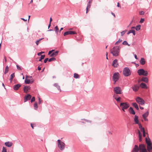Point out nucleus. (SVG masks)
Segmentation results:
<instances>
[{"instance_id":"ea45409f","label":"nucleus","mask_w":152,"mask_h":152,"mask_svg":"<svg viewBox=\"0 0 152 152\" xmlns=\"http://www.w3.org/2000/svg\"><path fill=\"white\" fill-rule=\"evenodd\" d=\"M127 31V30L126 29V30H124V31H121V36H124V35L125 34V33Z\"/></svg>"},{"instance_id":"c9c22d12","label":"nucleus","mask_w":152,"mask_h":152,"mask_svg":"<svg viewBox=\"0 0 152 152\" xmlns=\"http://www.w3.org/2000/svg\"><path fill=\"white\" fill-rule=\"evenodd\" d=\"M43 39H44V38H41L36 40L35 42V43L37 45L40 43L41 40Z\"/></svg>"},{"instance_id":"6e6552de","label":"nucleus","mask_w":152,"mask_h":152,"mask_svg":"<svg viewBox=\"0 0 152 152\" xmlns=\"http://www.w3.org/2000/svg\"><path fill=\"white\" fill-rule=\"evenodd\" d=\"M136 101L138 104H144L145 103L143 99L140 97H137L136 99Z\"/></svg>"},{"instance_id":"338daca9","label":"nucleus","mask_w":152,"mask_h":152,"mask_svg":"<svg viewBox=\"0 0 152 152\" xmlns=\"http://www.w3.org/2000/svg\"><path fill=\"white\" fill-rule=\"evenodd\" d=\"M143 136V137H145L146 133L145 131L142 132Z\"/></svg>"},{"instance_id":"7c9ffc66","label":"nucleus","mask_w":152,"mask_h":152,"mask_svg":"<svg viewBox=\"0 0 152 152\" xmlns=\"http://www.w3.org/2000/svg\"><path fill=\"white\" fill-rule=\"evenodd\" d=\"M9 71V67L8 66V65H7L5 69V71L4 72V74H6L7 73H8V72Z\"/></svg>"},{"instance_id":"2eb2a0df","label":"nucleus","mask_w":152,"mask_h":152,"mask_svg":"<svg viewBox=\"0 0 152 152\" xmlns=\"http://www.w3.org/2000/svg\"><path fill=\"white\" fill-rule=\"evenodd\" d=\"M139 151V147L137 145H135L131 152H138Z\"/></svg>"},{"instance_id":"9d476101","label":"nucleus","mask_w":152,"mask_h":152,"mask_svg":"<svg viewBox=\"0 0 152 152\" xmlns=\"http://www.w3.org/2000/svg\"><path fill=\"white\" fill-rule=\"evenodd\" d=\"M112 66L114 68H117L119 66V64L118 62V60L116 59H114L112 63Z\"/></svg>"},{"instance_id":"2f4dec72","label":"nucleus","mask_w":152,"mask_h":152,"mask_svg":"<svg viewBox=\"0 0 152 152\" xmlns=\"http://www.w3.org/2000/svg\"><path fill=\"white\" fill-rule=\"evenodd\" d=\"M45 57V55H41V56L39 58V59L38 61H39L42 62V60Z\"/></svg>"},{"instance_id":"393cba45","label":"nucleus","mask_w":152,"mask_h":152,"mask_svg":"<svg viewBox=\"0 0 152 152\" xmlns=\"http://www.w3.org/2000/svg\"><path fill=\"white\" fill-rule=\"evenodd\" d=\"M129 111L130 113L131 114L133 115H134L135 114V112L133 108L132 107H130L129 108Z\"/></svg>"},{"instance_id":"bb28decb","label":"nucleus","mask_w":152,"mask_h":152,"mask_svg":"<svg viewBox=\"0 0 152 152\" xmlns=\"http://www.w3.org/2000/svg\"><path fill=\"white\" fill-rule=\"evenodd\" d=\"M81 120L82 121H81V123L84 124L86 123V122H89L90 123L91 122V121H90L85 119H82Z\"/></svg>"},{"instance_id":"0e129e2a","label":"nucleus","mask_w":152,"mask_h":152,"mask_svg":"<svg viewBox=\"0 0 152 152\" xmlns=\"http://www.w3.org/2000/svg\"><path fill=\"white\" fill-rule=\"evenodd\" d=\"M90 8H87L86 7V13H87L90 10Z\"/></svg>"},{"instance_id":"3c124183","label":"nucleus","mask_w":152,"mask_h":152,"mask_svg":"<svg viewBox=\"0 0 152 152\" xmlns=\"http://www.w3.org/2000/svg\"><path fill=\"white\" fill-rule=\"evenodd\" d=\"M133 29H131L129 30L127 33V35H129L130 33H132Z\"/></svg>"},{"instance_id":"b1692460","label":"nucleus","mask_w":152,"mask_h":152,"mask_svg":"<svg viewBox=\"0 0 152 152\" xmlns=\"http://www.w3.org/2000/svg\"><path fill=\"white\" fill-rule=\"evenodd\" d=\"M138 116H137L136 115H135L134 116V121L135 122V123L136 124H138L139 123V121H138Z\"/></svg>"},{"instance_id":"6ab92c4d","label":"nucleus","mask_w":152,"mask_h":152,"mask_svg":"<svg viewBox=\"0 0 152 152\" xmlns=\"http://www.w3.org/2000/svg\"><path fill=\"white\" fill-rule=\"evenodd\" d=\"M5 145L8 147H11L13 145V143L12 142L9 141L6 142L4 143Z\"/></svg>"},{"instance_id":"a211bd4d","label":"nucleus","mask_w":152,"mask_h":152,"mask_svg":"<svg viewBox=\"0 0 152 152\" xmlns=\"http://www.w3.org/2000/svg\"><path fill=\"white\" fill-rule=\"evenodd\" d=\"M146 61L145 58L143 57H142L140 58V64L143 65L145 64Z\"/></svg>"},{"instance_id":"603ef678","label":"nucleus","mask_w":152,"mask_h":152,"mask_svg":"<svg viewBox=\"0 0 152 152\" xmlns=\"http://www.w3.org/2000/svg\"><path fill=\"white\" fill-rule=\"evenodd\" d=\"M49 61V58H46L44 60V63H46V62H47V61Z\"/></svg>"},{"instance_id":"f704fd0d","label":"nucleus","mask_w":152,"mask_h":152,"mask_svg":"<svg viewBox=\"0 0 152 152\" xmlns=\"http://www.w3.org/2000/svg\"><path fill=\"white\" fill-rule=\"evenodd\" d=\"M122 44L124 45H128L129 46L130 45V44H129L127 42V41L126 40L124 41L123 42Z\"/></svg>"},{"instance_id":"20e7f679","label":"nucleus","mask_w":152,"mask_h":152,"mask_svg":"<svg viewBox=\"0 0 152 152\" xmlns=\"http://www.w3.org/2000/svg\"><path fill=\"white\" fill-rule=\"evenodd\" d=\"M57 146L60 150L63 151L65 148V144L60 140L58 139L57 140Z\"/></svg>"},{"instance_id":"412c9836","label":"nucleus","mask_w":152,"mask_h":152,"mask_svg":"<svg viewBox=\"0 0 152 152\" xmlns=\"http://www.w3.org/2000/svg\"><path fill=\"white\" fill-rule=\"evenodd\" d=\"M15 73L14 72L13 73L10 75L9 80L10 81V83H11L13 79L15 77Z\"/></svg>"},{"instance_id":"4d7b16f0","label":"nucleus","mask_w":152,"mask_h":152,"mask_svg":"<svg viewBox=\"0 0 152 152\" xmlns=\"http://www.w3.org/2000/svg\"><path fill=\"white\" fill-rule=\"evenodd\" d=\"M38 107V105H34V109L37 110Z\"/></svg>"},{"instance_id":"f257e3e1","label":"nucleus","mask_w":152,"mask_h":152,"mask_svg":"<svg viewBox=\"0 0 152 152\" xmlns=\"http://www.w3.org/2000/svg\"><path fill=\"white\" fill-rule=\"evenodd\" d=\"M120 49L121 47L119 46H115L113 48V50H111V53L114 56H118L119 55Z\"/></svg>"},{"instance_id":"aec40b11","label":"nucleus","mask_w":152,"mask_h":152,"mask_svg":"<svg viewBox=\"0 0 152 152\" xmlns=\"http://www.w3.org/2000/svg\"><path fill=\"white\" fill-rule=\"evenodd\" d=\"M139 86L142 88H145V89H148V87L146 84L143 83H141L140 84Z\"/></svg>"},{"instance_id":"864d4df0","label":"nucleus","mask_w":152,"mask_h":152,"mask_svg":"<svg viewBox=\"0 0 152 152\" xmlns=\"http://www.w3.org/2000/svg\"><path fill=\"white\" fill-rule=\"evenodd\" d=\"M121 99V98L120 96H118V97H117V99L116 100V101L117 102H119L120 101V99Z\"/></svg>"},{"instance_id":"1a4fd4ad","label":"nucleus","mask_w":152,"mask_h":152,"mask_svg":"<svg viewBox=\"0 0 152 152\" xmlns=\"http://www.w3.org/2000/svg\"><path fill=\"white\" fill-rule=\"evenodd\" d=\"M120 78V74L118 72H115L113 74L112 80H118Z\"/></svg>"},{"instance_id":"a19ab883","label":"nucleus","mask_w":152,"mask_h":152,"mask_svg":"<svg viewBox=\"0 0 152 152\" xmlns=\"http://www.w3.org/2000/svg\"><path fill=\"white\" fill-rule=\"evenodd\" d=\"M92 3V2L91 1H88V4L87 5V8H90L91 7V3Z\"/></svg>"},{"instance_id":"58836bf2","label":"nucleus","mask_w":152,"mask_h":152,"mask_svg":"<svg viewBox=\"0 0 152 152\" xmlns=\"http://www.w3.org/2000/svg\"><path fill=\"white\" fill-rule=\"evenodd\" d=\"M122 41V39H119L118 40L116 41L115 43V45H118L119 43H120Z\"/></svg>"},{"instance_id":"774afa93","label":"nucleus","mask_w":152,"mask_h":152,"mask_svg":"<svg viewBox=\"0 0 152 152\" xmlns=\"http://www.w3.org/2000/svg\"><path fill=\"white\" fill-rule=\"evenodd\" d=\"M117 7H118L121 8V5L118 2L117 3Z\"/></svg>"},{"instance_id":"49530a36","label":"nucleus","mask_w":152,"mask_h":152,"mask_svg":"<svg viewBox=\"0 0 152 152\" xmlns=\"http://www.w3.org/2000/svg\"><path fill=\"white\" fill-rule=\"evenodd\" d=\"M30 102L31 103H32L33 102H34L35 100V97L33 96L32 98H31V99Z\"/></svg>"},{"instance_id":"09e8293b","label":"nucleus","mask_w":152,"mask_h":152,"mask_svg":"<svg viewBox=\"0 0 152 152\" xmlns=\"http://www.w3.org/2000/svg\"><path fill=\"white\" fill-rule=\"evenodd\" d=\"M145 12L143 11H141L139 12V14L141 15H143L144 14Z\"/></svg>"},{"instance_id":"4be33fe9","label":"nucleus","mask_w":152,"mask_h":152,"mask_svg":"<svg viewBox=\"0 0 152 152\" xmlns=\"http://www.w3.org/2000/svg\"><path fill=\"white\" fill-rule=\"evenodd\" d=\"M146 149L148 152H152V145L147 146Z\"/></svg>"},{"instance_id":"69168bd1","label":"nucleus","mask_w":152,"mask_h":152,"mask_svg":"<svg viewBox=\"0 0 152 152\" xmlns=\"http://www.w3.org/2000/svg\"><path fill=\"white\" fill-rule=\"evenodd\" d=\"M140 131L142 132H143L145 131V129L144 127H142V128L140 129Z\"/></svg>"},{"instance_id":"72a5a7b5","label":"nucleus","mask_w":152,"mask_h":152,"mask_svg":"<svg viewBox=\"0 0 152 152\" xmlns=\"http://www.w3.org/2000/svg\"><path fill=\"white\" fill-rule=\"evenodd\" d=\"M74 77L75 79L79 78H80V75L78 74L75 73L74 74Z\"/></svg>"},{"instance_id":"f03ea898","label":"nucleus","mask_w":152,"mask_h":152,"mask_svg":"<svg viewBox=\"0 0 152 152\" xmlns=\"http://www.w3.org/2000/svg\"><path fill=\"white\" fill-rule=\"evenodd\" d=\"M137 73L140 76L143 75L145 76H147L148 75V72L146 70L143 68H141L137 71Z\"/></svg>"},{"instance_id":"39448f33","label":"nucleus","mask_w":152,"mask_h":152,"mask_svg":"<svg viewBox=\"0 0 152 152\" xmlns=\"http://www.w3.org/2000/svg\"><path fill=\"white\" fill-rule=\"evenodd\" d=\"M59 51L55 50L54 49L50 50L49 51L48 55L50 56V57H56L58 54Z\"/></svg>"},{"instance_id":"4c0bfd02","label":"nucleus","mask_w":152,"mask_h":152,"mask_svg":"<svg viewBox=\"0 0 152 152\" xmlns=\"http://www.w3.org/2000/svg\"><path fill=\"white\" fill-rule=\"evenodd\" d=\"M56 60V58L54 57H53L52 58H50L49 59V62L52 61H55Z\"/></svg>"},{"instance_id":"9b49d317","label":"nucleus","mask_w":152,"mask_h":152,"mask_svg":"<svg viewBox=\"0 0 152 152\" xmlns=\"http://www.w3.org/2000/svg\"><path fill=\"white\" fill-rule=\"evenodd\" d=\"M118 107L120 109L121 107H122V110L124 112H125V109H127L129 107V105H120V106H118L117 105Z\"/></svg>"},{"instance_id":"680f3d73","label":"nucleus","mask_w":152,"mask_h":152,"mask_svg":"<svg viewBox=\"0 0 152 152\" xmlns=\"http://www.w3.org/2000/svg\"><path fill=\"white\" fill-rule=\"evenodd\" d=\"M41 65L42 64H41L40 65H39L37 67V69L39 71H40L41 69V68L40 66H41Z\"/></svg>"},{"instance_id":"de8ad7c7","label":"nucleus","mask_w":152,"mask_h":152,"mask_svg":"<svg viewBox=\"0 0 152 152\" xmlns=\"http://www.w3.org/2000/svg\"><path fill=\"white\" fill-rule=\"evenodd\" d=\"M145 20V18H141L140 21L139 23H142Z\"/></svg>"},{"instance_id":"c03bdc74","label":"nucleus","mask_w":152,"mask_h":152,"mask_svg":"<svg viewBox=\"0 0 152 152\" xmlns=\"http://www.w3.org/2000/svg\"><path fill=\"white\" fill-rule=\"evenodd\" d=\"M54 31L55 32H56L57 31H59V29L57 26H56L54 28Z\"/></svg>"},{"instance_id":"f8f14e48","label":"nucleus","mask_w":152,"mask_h":152,"mask_svg":"<svg viewBox=\"0 0 152 152\" xmlns=\"http://www.w3.org/2000/svg\"><path fill=\"white\" fill-rule=\"evenodd\" d=\"M148 139L146 137L145 138V141L146 143L147 144V146L152 145V143L151 142V139H150L148 136Z\"/></svg>"},{"instance_id":"13d9d810","label":"nucleus","mask_w":152,"mask_h":152,"mask_svg":"<svg viewBox=\"0 0 152 152\" xmlns=\"http://www.w3.org/2000/svg\"><path fill=\"white\" fill-rule=\"evenodd\" d=\"M120 104H128L127 102H121L120 103Z\"/></svg>"},{"instance_id":"4468645a","label":"nucleus","mask_w":152,"mask_h":152,"mask_svg":"<svg viewBox=\"0 0 152 152\" xmlns=\"http://www.w3.org/2000/svg\"><path fill=\"white\" fill-rule=\"evenodd\" d=\"M31 98V96L30 94H28L24 98V102H25L29 100Z\"/></svg>"},{"instance_id":"423d86ee","label":"nucleus","mask_w":152,"mask_h":152,"mask_svg":"<svg viewBox=\"0 0 152 152\" xmlns=\"http://www.w3.org/2000/svg\"><path fill=\"white\" fill-rule=\"evenodd\" d=\"M139 148L140 152H148L144 144H140Z\"/></svg>"},{"instance_id":"a18cd8bd","label":"nucleus","mask_w":152,"mask_h":152,"mask_svg":"<svg viewBox=\"0 0 152 152\" xmlns=\"http://www.w3.org/2000/svg\"><path fill=\"white\" fill-rule=\"evenodd\" d=\"M69 35V31H65L64 34V36H66V35Z\"/></svg>"},{"instance_id":"79ce46f5","label":"nucleus","mask_w":152,"mask_h":152,"mask_svg":"<svg viewBox=\"0 0 152 152\" xmlns=\"http://www.w3.org/2000/svg\"><path fill=\"white\" fill-rule=\"evenodd\" d=\"M45 53V52L44 51H41L39 52L38 53H37V55L38 56H41V55H42L41 54H43V53Z\"/></svg>"},{"instance_id":"8fccbe9b","label":"nucleus","mask_w":152,"mask_h":152,"mask_svg":"<svg viewBox=\"0 0 152 152\" xmlns=\"http://www.w3.org/2000/svg\"><path fill=\"white\" fill-rule=\"evenodd\" d=\"M2 152H7V149L5 147H3Z\"/></svg>"},{"instance_id":"cd10ccee","label":"nucleus","mask_w":152,"mask_h":152,"mask_svg":"<svg viewBox=\"0 0 152 152\" xmlns=\"http://www.w3.org/2000/svg\"><path fill=\"white\" fill-rule=\"evenodd\" d=\"M139 137V141L140 142L142 141V135L141 133L140 132L139 130H138Z\"/></svg>"},{"instance_id":"c756f323","label":"nucleus","mask_w":152,"mask_h":152,"mask_svg":"<svg viewBox=\"0 0 152 152\" xmlns=\"http://www.w3.org/2000/svg\"><path fill=\"white\" fill-rule=\"evenodd\" d=\"M69 35L75 34H77V32L75 31L69 30Z\"/></svg>"},{"instance_id":"0eeeda50","label":"nucleus","mask_w":152,"mask_h":152,"mask_svg":"<svg viewBox=\"0 0 152 152\" xmlns=\"http://www.w3.org/2000/svg\"><path fill=\"white\" fill-rule=\"evenodd\" d=\"M114 91L116 94H121L123 92L121 91V88L119 86H116L114 88Z\"/></svg>"},{"instance_id":"e433bc0d","label":"nucleus","mask_w":152,"mask_h":152,"mask_svg":"<svg viewBox=\"0 0 152 152\" xmlns=\"http://www.w3.org/2000/svg\"><path fill=\"white\" fill-rule=\"evenodd\" d=\"M148 112L147 111L145 113L142 115V117L143 118H146L148 117Z\"/></svg>"},{"instance_id":"e2e57ef3","label":"nucleus","mask_w":152,"mask_h":152,"mask_svg":"<svg viewBox=\"0 0 152 152\" xmlns=\"http://www.w3.org/2000/svg\"><path fill=\"white\" fill-rule=\"evenodd\" d=\"M42 101L41 100L40 98H39V101L38 103L39 104L41 103V102Z\"/></svg>"},{"instance_id":"bf43d9fd","label":"nucleus","mask_w":152,"mask_h":152,"mask_svg":"<svg viewBox=\"0 0 152 152\" xmlns=\"http://www.w3.org/2000/svg\"><path fill=\"white\" fill-rule=\"evenodd\" d=\"M132 33L133 34V35L134 36H135V35L136 32H135V31L134 30V29L133 30V31H132Z\"/></svg>"},{"instance_id":"5701e85b","label":"nucleus","mask_w":152,"mask_h":152,"mask_svg":"<svg viewBox=\"0 0 152 152\" xmlns=\"http://www.w3.org/2000/svg\"><path fill=\"white\" fill-rule=\"evenodd\" d=\"M141 81L146 83H147L148 81V77H144L142 78Z\"/></svg>"},{"instance_id":"7ed1b4c3","label":"nucleus","mask_w":152,"mask_h":152,"mask_svg":"<svg viewBox=\"0 0 152 152\" xmlns=\"http://www.w3.org/2000/svg\"><path fill=\"white\" fill-rule=\"evenodd\" d=\"M123 74L125 77H128L130 76L131 72L129 68L128 67H125L123 69Z\"/></svg>"},{"instance_id":"c85d7f7f","label":"nucleus","mask_w":152,"mask_h":152,"mask_svg":"<svg viewBox=\"0 0 152 152\" xmlns=\"http://www.w3.org/2000/svg\"><path fill=\"white\" fill-rule=\"evenodd\" d=\"M24 83L26 84H31V80L28 79H25L24 80Z\"/></svg>"},{"instance_id":"5fc2aeb1","label":"nucleus","mask_w":152,"mask_h":152,"mask_svg":"<svg viewBox=\"0 0 152 152\" xmlns=\"http://www.w3.org/2000/svg\"><path fill=\"white\" fill-rule=\"evenodd\" d=\"M138 124V125L139 126V128H140V129L143 127L140 123H139V124Z\"/></svg>"},{"instance_id":"a878e982","label":"nucleus","mask_w":152,"mask_h":152,"mask_svg":"<svg viewBox=\"0 0 152 152\" xmlns=\"http://www.w3.org/2000/svg\"><path fill=\"white\" fill-rule=\"evenodd\" d=\"M54 86L57 88L58 90H59L60 92L61 91L60 88V87L58 85V83H55L54 84Z\"/></svg>"},{"instance_id":"052dcab7","label":"nucleus","mask_w":152,"mask_h":152,"mask_svg":"<svg viewBox=\"0 0 152 152\" xmlns=\"http://www.w3.org/2000/svg\"><path fill=\"white\" fill-rule=\"evenodd\" d=\"M134 107L137 110H138L139 109V107H138V105H133Z\"/></svg>"},{"instance_id":"ddd939ff","label":"nucleus","mask_w":152,"mask_h":152,"mask_svg":"<svg viewBox=\"0 0 152 152\" xmlns=\"http://www.w3.org/2000/svg\"><path fill=\"white\" fill-rule=\"evenodd\" d=\"M139 87L140 86H139L137 85H134L131 88L134 91L136 92L138 91Z\"/></svg>"},{"instance_id":"dca6fc26","label":"nucleus","mask_w":152,"mask_h":152,"mask_svg":"<svg viewBox=\"0 0 152 152\" xmlns=\"http://www.w3.org/2000/svg\"><path fill=\"white\" fill-rule=\"evenodd\" d=\"M21 85L20 84H17L13 86V88L15 91L18 90L19 88L21 86Z\"/></svg>"},{"instance_id":"473e14b6","label":"nucleus","mask_w":152,"mask_h":152,"mask_svg":"<svg viewBox=\"0 0 152 152\" xmlns=\"http://www.w3.org/2000/svg\"><path fill=\"white\" fill-rule=\"evenodd\" d=\"M141 26L140 25H138L135 26V30L137 31H138L140 29Z\"/></svg>"},{"instance_id":"37998d69","label":"nucleus","mask_w":152,"mask_h":152,"mask_svg":"<svg viewBox=\"0 0 152 152\" xmlns=\"http://www.w3.org/2000/svg\"><path fill=\"white\" fill-rule=\"evenodd\" d=\"M16 66L17 68V69L19 70H22V69L21 68V66L19 65L18 64H17L16 65Z\"/></svg>"},{"instance_id":"6e6d98bb","label":"nucleus","mask_w":152,"mask_h":152,"mask_svg":"<svg viewBox=\"0 0 152 152\" xmlns=\"http://www.w3.org/2000/svg\"><path fill=\"white\" fill-rule=\"evenodd\" d=\"M30 80H31V84H32L34 82V80L33 78H31Z\"/></svg>"},{"instance_id":"f3484780","label":"nucleus","mask_w":152,"mask_h":152,"mask_svg":"<svg viewBox=\"0 0 152 152\" xmlns=\"http://www.w3.org/2000/svg\"><path fill=\"white\" fill-rule=\"evenodd\" d=\"M31 88V87L29 86H25L23 88V91L25 92H27L29 90H30Z\"/></svg>"}]
</instances>
